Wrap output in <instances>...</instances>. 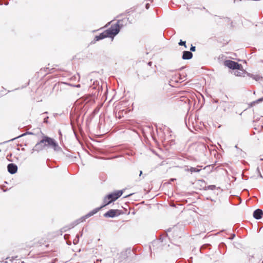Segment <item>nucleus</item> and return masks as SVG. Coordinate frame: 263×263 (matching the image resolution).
Masks as SVG:
<instances>
[{
	"mask_svg": "<svg viewBox=\"0 0 263 263\" xmlns=\"http://www.w3.org/2000/svg\"><path fill=\"white\" fill-rule=\"evenodd\" d=\"M145 8L146 9H148L149 8V4L148 3L146 4Z\"/></svg>",
	"mask_w": 263,
	"mask_h": 263,
	"instance_id": "393cba45",
	"label": "nucleus"
},
{
	"mask_svg": "<svg viewBox=\"0 0 263 263\" xmlns=\"http://www.w3.org/2000/svg\"><path fill=\"white\" fill-rule=\"evenodd\" d=\"M149 249H150V250H151V249H151V246H149Z\"/></svg>",
	"mask_w": 263,
	"mask_h": 263,
	"instance_id": "a18cd8bd",
	"label": "nucleus"
},
{
	"mask_svg": "<svg viewBox=\"0 0 263 263\" xmlns=\"http://www.w3.org/2000/svg\"><path fill=\"white\" fill-rule=\"evenodd\" d=\"M90 99H89L87 101V102H89V101H90Z\"/></svg>",
	"mask_w": 263,
	"mask_h": 263,
	"instance_id": "4c0bfd02",
	"label": "nucleus"
},
{
	"mask_svg": "<svg viewBox=\"0 0 263 263\" xmlns=\"http://www.w3.org/2000/svg\"><path fill=\"white\" fill-rule=\"evenodd\" d=\"M27 134H32V133H30V132H27V133H26L25 134H22L21 136H19V137L24 136V135H26ZM17 138H18V137Z\"/></svg>",
	"mask_w": 263,
	"mask_h": 263,
	"instance_id": "b1692460",
	"label": "nucleus"
},
{
	"mask_svg": "<svg viewBox=\"0 0 263 263\" xmlns=\"http://www.w3.org/2000/svg\"><path fill=\"white\" fill-rule=\"evenodd\" d=\"M88 98H89V97H88ZM87 100H88V98H86V99H85V101H87Z\"/></svg>",
	"mask_w": 263,
	"mask_h": 263,
	"instance_id": "58836bf2",
	"label": "nucleus"
},
{
	"mask_svg": "<svg viewBox=\"0 0 263 263\" xmlns=\"http://www.w3.org/2000/svg\"><path fill=\"white\" fill-rule=\"evenodd\" d=\"M210 246V245L209 244H204V245H202L200 247V252H201L203 249H206V248L209 247Z\"/></svg>",
	"mask_w": 263,
	"mask_h": 263,
	"instance_id": "f3484780",
	"label": "nucleus"
},
{
	"mask_svg": "<svg viewBox=\"0 0 263 263\" xmlns=\"http://www.w3.org/2000/svg\"><path fill=\"white\" fill-rule=\"evenodd\" d=\"M142 171H140V176H141L142 175Z\"/></svg>",
	"mask_w": 263,
	"mask_h": 263,
	"instance_id": "f704fd0d",
	"label": "nucleus"
},
{
	"mask_svg": "<svg viewBox=\"0 0 263 263\" xmlns=\"http://www.w3.org/2000/svg\"><path fill=\"white\" fill-rule=\"evenodd\" d=\"M247 75L252 78L253 79L256 80V81H259L260 79H262V77L257 74H253L251 73H248Z\"/></svg>",
	"mask_w": 263,
	"mask_h": 263,
	"instance_id": "ddd939ff",
	"label": "nucleus"
},
{
	"mask_svg": "<svg viewBox=\"0 0 263 263\" xmlns=\"http://www.w3.org/2000/svg\"><path fill=\"white\" fill-rule=\"evenodd\" d=\"M243 73L242 72H239V71H237L236 73H235V75L236 76H241V74H242Z\"/></svg>",
	"mask_w": 263,
	"mask_h": 263,
	"instance_id": "4be33fe9",
	"label": "nucleus"
},
{
	"mask_svg": "<svg viewBox=\"0 0 263 263\" xmlns=\"http://www.w3.org/2000/svg\"><path fill=\"white\" fill-rule=\"evenodd\" d=\"M193 54L189 51H184L182 53V58L183 60H190L193 58Z\"/></svg>",
	"mask_w": 263,
	"mask_h": 263,
	"instance_id": "9b49d317",
	"label": "nucleus"
},
{
	"mask_svg": "<svg viewBox=\"0 0 263 263\" xmlns=\"http://www.w3.org/2000/svg\"><path fill=\"white\" fill-rule=\"evenodd\" d=\"M123 193V190H119L115 191V192L106 195V198L108 199L109 200L112 202L115 201L120 197H121Z\"/></svg>",
	"mask_w": 263,
	"mask_h": 263,
	"instance_id": "39448f33",
	"label": "nucleus"
},
{
	"mask_svg": "<svg viewBox=\"0 0 263 263\" xmlns=\"http://www.w3.org/2000/svg\"><path fill=\"white\" fill-rule=\"evenodd\" d=\"M41 143L43 144L44 148L50 147L57 152L62 151V148L59 146L57 142L54 139L47 136L43 135L42 136Z\"/></svg>",
	"mask_w": 263,
	"mask_h": 263,
	"instance_id": "f03ea898",
	"label": "nucleus"
},
{
	"mask_svg": "<svg viewBox=\"0 0 263 263\" xmlns=\"http://www.w3.org/2000/svg\"><path fill=\"white\" fill-rule=\"evenodd\" d=\"M211 167L210 165H208V166H206L205 167H204L203 170H206L208 168H210Z\"/></svg>",
	"mask_w": 263,
	"mask_h": 263,
	"instance_id": "cd10ccee",
	"label": "nucleus"
},
{
	"mask_svg": "<svg viewBox=\"0 0 263 263\" xmlns=\"http://www.w3.org/2000/svg\"><path fill=\"white\" fill-rule=\"evenodd\" d=\"M196 51V47L193 46V45H191V47L190 48V51L191 52H194Z\"/></svg>",
	"mask_w": 263,
	"mask_h": 263,
	"instance_id": "aec40b11",
	"label": "nucleus"
},
{
	"mask_svg": "<svg viewBox=\"0 0 263 263\" xmlns=\"http://www.w3.org/2000/svg\"><path fill=\"white\" fill-rule=\"evenodd\" d=\"M263 216V212L261 210L257 209L253 212V217L256 219H260Z\"/></svg>",
	"mask_w": 263,
	"mask_h": 263,
	"instance_id": "1a4fd4ad",
	"label": "nucleus"
},
{
	"mask_svg": "<svg viewBox=\"0 0 263 263\" xmlns=\"http://www.w3.org/2000/svg\"><path fill=\"white\" fill-rule=\"evenodd\" d=\"M57 260V258H55L54 259H53L51 261V263H55V261Z\"/></svg>",
	"mask_w": 263,
	"mask_h": 263,
	"instance_id": "c85d7f7f",
	"label": "nucleus"
},
{
	"mask_svg": "<svg viewBox=\"0 0 263 263\" xmlns=\"http://www.w3.org/2000/svg\"><path fill=\"white\" fill-rule=\"evenodd\" d=\"M82 235H83V232L82 231V232H81V235H80V236H82Z\"/></svg>",
	"mask_w": 263,
	"mask_h": 263,
	"instance_id": "e433bc0d",
	"label": "nucleus"
},
{
	"mask_svg": "<svg viewBox=\"0 0 263 263\" xmlns=\"http://www.w3.org/2000/svg\"><path fill=\"white\" fill-rule=\"evenodd\" d=\"M158 242V241H154V242H153V245H154V244H155V243H157Z\"/></svg>",
	"mask_w": 263,
	"mask_h": 263,
	"instance_id": "473e14b6",
	"label": "nucleus"
},
{
	"mask_svg": "<svg viewBox=\"0 0 263 263\" xmlns=\"http://www.w3.org/2000/svg\"><path fill=\"white\" fill-rule=\"evenodd\" d=\"M17 166L14 163H10L7 165L8 172L11 174H14L17 172Z\"/></svg>",
	"mask_w": 263,
	"mask_h": 263,
	"instance_id": "6e6552de",
	"label": "nucleus"
},
{
	"mask_svg": "<svg viewBox=\"0 0 263 263\" xmlns=\"http://www.w3.org/2000/svg\"><path fill=\"white\" fill-rule=\"evenodd\" d=\"M224 65L232 69H240L242 67V65L238 63L232 61V60H226L224 62Z\"/></svg>",
	"mask_w": 263,
	"mask_h": 263,
	"instance_id": "20e7f679",
	"label": "nucleus"
},
{
	"mask_svg": "<svg viewBox=\"0 0 263 263\" xmlns=\"http://www.w3.org/2000/svg\"><path fill=\"white\" fill-rule=\"evenodd\" d=\"M119 212L118 210L110 209L106 212L104 215L105 217L114 218L119 215L117 213Z\"/></svg>",
	"mask_w": 263,
	"mask_h": 263,
	"instance_id": "0eeeda50",
	"label": "nucleus"
},
{
	"mask_svg": "<svg viewBox=\"0 0 263 263\" xmlns=\"http://www.w3.org/2000/svg\"><path fill=\"white\" fill-rule=\"evenodd\" d=\"M59 134H60V135H61V131H59Z\"/></svg>",
	"mask_w": 263,
	"mask_h": 263,
	"instance_id": "a19ab883",
	"label": "nucleus"
},
{
	"mask_svg": "<svg viewBox=\"0 0 263 263\" xmlns=\"http://www.w3.org/2000/svg\"><path fill=\"white\" fill-rule=\"evenodd\" d=\"M235 237V235L234 234H233L231 235V237L230 238V239H234V237Z\"/></svg>",
	"mask_w": 263,
	"mask_h": 263,
	"instance_id": "bb28decb",
	"label": "nucleus"
},
{
	"mask_svg": "<svg viewBox=\"0 0 263 263\" xmlns=\"http://www.w3.org/2000/svg\"><path fill=\"white\" fill-rule=\"evenodd\" d=\"M49 117H46L44 118V123H48V119Z\"/></svg>",
	"mask_w": 263,
	"mask_h": 263,
	"instance_id": "5701e85b",
	"label": "nucleus"
},
{
	"mask_svg": "<svg viewBox=\"0 0 263 263\" xmlns=\"http://www.w3.org/2000/svg\"><path fill=\"white\" fill-rule=\"evenodd\" d=\"M6 5H8L9 4V3L8 2H6L5 4Z\"/></svg>",
	"mask_w": 263,
	"mask_h": 263,
	"instance_id": "c9c22d12",
	"label": "nucleus"
},
{
	"mask_svg": "<svg viewBox=\"0 0 263 263\" xmlns=\"http://www.w3.org/2000/svg\"><path fill=\"white\" fill-rule=\"evenodd\" d=\"M98 261V260H97L96 262H95V263H98L97 262Z\"/></svg>",
	"mask_w": 263,
	"mask_h": 263,
	"instance_id": "79ce46f5",
	"label": "nucleus"
},
{
	"mask_svg": "<svg viewBox=\"0 0 263 263\" xmlns=\"http://www.w3.org/2000/svg\"><path fill=\"white\" fill-rule=\"evenodd\" d=\"M0 5H2V3L0 1Z\"/></svg>",
	"mask_w": 263,
	"mask_h": 263,
	"instance_id": "37998d69",
	"label": "nucleus"
},
{
	"mask_svg": "<svg viewBox=\"0 0 263 263\" xmlns=\"http://www.w3.org/2000/svg\"><path fill=\"white\" fill-rule=\"evenodd\" d=\"M44 149V147L43 144L41 143V140L36 143L35 146L32 149L31 153H33V152L36 151L37 152H39L42 151Z\"/></svg>",
	"mask_w": 263,
	"mask_h": 263,
	"instance_id": "9d476101",
	"label": "nucleus"
},
{
	"mask_svg": "<svg viewBox=\"0 0 263 263\" xmlns=\"http://www.w3.org/2000/svg\"><path fill=\"white\" fill-rule=\"evenodd\" d=\"M206 189L208 190H214L216 189V186L215 185H210L206 187Z\"/></svg>",
	"mask_w": 263,
	"mask_h": 263,
	"instance_id": "a211bd4d",
	"label": "nucleus"
},
{
	"mask_svg": "<svg viewBox=\"0 0 263 263\" xmlns=\"http://www.w3.org/2000/svg\"><path fill=\"white\" fill-rule=\"evenodd\" d=\"M77 87H80V85H78Z\"/></svg>",
	"mask_w": 263,
	"mask_h": 263,
	"instance_id": "c03bdc74",
	"label": "nucleus"
},
{
	"mask_svg": "<svg viewBox=\"0 0 263 263\" xmlns=\"http://www.w3.org/2000/svg\"><path fill=\"white\" fill-rule=\"evenodd\" d=\"M175 180H176V179L175 178H172L170 179V181L172 182V181H174Z\"/></svg>",
	"mask_w": 263,
	"mask_h": 263,
	"instance_id": "7c9ffc66",
	"label": "nucleus"
},
{
	"mask_svg": "<svg viewBox=\"0 0 263 263\" xmlns=\"http://www.w3.org/2000/svg\"><path fill=\"white\" fill-rule=\"evenodd\" d=\"M178 44H179V46H184V47L185 48H187L186 45V42L185 41H182L181 40H180V42L178 43Z\"/></svg>",
	"mask_w": 263,
	"mask_h": 263,
	"instance_id": "dca6fc26",
	"label": "nucleus"
},
{
	"mask_svg": "<svg viewBox=\"0 0 263 263\" xmlns=\"http://www.w3.org/2000/svg\"><path fill=\"white\" fill-rule=\"evenodd\" d=\"M103 203H104V204L102 205H101L100 207L98 208H100V210L102 208H103L105 207V206H106V205L109 204L110 203H111V201H110V200H109L108 199H107L106 198V196L104 197V199H103Z\"/></svg>",
	"mask_w": 263,
	"mask_h": 263,
	"instance_id": "4468645a",
	"label": "nucleus"
},
{
	"mask_svg": "<svg viewBox=\"0 0 263 263\" xmlns=\"http://www.w3.org/2000/svg\"><path fill=\"white\" fill-rule=\"evenodd\" d=\"M70 228H67V227H64L62 229V230H63V231L65 232L68 229H70Z\"/></svg>",
	"mask_w": 263,
	"mask_h": 263,
	"instance_id": "a878e982",
	"label": "nucleus"
},
{
	"mask_svg": "<svg viewBox=\"0 0 263 263\" xmlns=\"http://www.w3.org/2000/svg\"><path fill=\"white\" fill-rule=\"evenodd\" d=\"M0 263H2V262H0Z\"/></svg>",
	"mask_w": 263,
	"mask_h": 263,
	"instance_id": "49530a36",
	"label": "nucleus"
},
{
	"mask_svg": "<svg viewBox=\"0 0 263 263\" xmlns=\"http://www.w3.org/2000/svg\"><path fill=\"white\" fill-rule=\"evenodd\" d=\"M79 238H80L79 235H78V234L77 235L76 238L73 240V243H74V245H77V243H78L79 241Z\"/></svg>",
	"mask_w": 263,
	"mask_h": 263,
	"instance_id": "2eb2a0df",
	"label": "nucleus"
},
{
	"mask_svg": "<svg viewBox=\"0 0 263 263\" xmlns=\"http://www.w3.org/2000/svg\"><path fill=\"white\" fill-rule=\"evenodd\" d=\"M67 238H68V235H67V234H65V235H64V238H65V239H67Z\"/></svg>",
	"mask_w": 263,
	"mask_h": 263,
	"instance_id": "c756f323",
	"label": "nucleus"
},
{
	"mask_svg": "<svg viewBox=\"0 0 263 263\" xmlns=\"http://www.w3.org/2000/svg\"><path fill=\"white\" fill-rule=\"evenodd\" d=\"M99 210H100V208H96V209H93V210L89 212L88 213H87L85 215H84V216H82V217H81L80 218L77 219L75 221L74 224L72 227H73L74 226H76V225L78 224L79 223L85 221V220L86 219L88 218L89 217H90L93 216V215H95V214H96L97 212H99Z\"/></svg>",
	"mask_w": 263,
	"mask_h": 263,
	"instance_id": "7ed1b4c3",
	"label": "nucleus"
},
{
	"mask_svg": "<svg viewBox=\"0 0 263 263\" xmlns=\"http://www.w3.org/2000/svg\"><path fill=\"white\" fill-rule=\"evenodd\" d=\"M257 172H258V175H259V176L260 178H263V176H262V175H261V173H260V171H259V167H257Z\"/></svg>",
	"mask_w": 263,
	"mask_h": 263,
	"instance_id": "412c9836",
	"label": "nucleus"
},
{
	"mask_svg": "<svg viewBox=\"0 0 263 263\" xmlns=\"http://www.w3.org/2000/svg\"><path fill=\"white\" fill-rule=\"evenodd\" d=\"M148 64L149 66H151V64H152V62H148Z\"/></svg>",
	"mask_w": 263,
	"mask_h": 263,
	"instance_id": "72a5a7b5",
	"label": "nucleus"
},
{
	"mask_svg": "<svg viewBox=\"0 0 263 263\" xmlns=\"http://www.w3.org/2000/svg\"><path fill=\"white\" fill-rule=\"evenodd\" d=\"M88 98H89V97H88ZM87 100H88V98H86V99H85V101H87Z\"/></svg>",
	"mask_w": 263,
	"mask_h": 263,
	"instance_id": "ea45409f",
	"label": "nucleus"
},
{
	"mask_svg": "<svg viewBox=\"0 0 263 263\" xmlns=\"http://www.w3.org/2000/svg\"><path fill=\"white\" fill-rule=\"evenodd\" d=\"M262 101H263V97L262 98H259V99H257L255 101H254L253 102V103H254V104H255V103H258L261 102Z\"/></svg>",
	"mask_w": 263,
	"mask_h": 263,
	"instance_id": "6ab92c4d",
	"label": "nucleus"
},
{
	"mask_svg": "<svg viewBox=\"0 0 263 263\" xmlns=\"http://www.w3.org/2000/svg\"><path fill=\"white\" fill-rule=\"evenodd\" d=\"M120 20H118L115 25H112L110 27L101 33L99 35H96L94 39L95 41H98L105 37H112L116 35L120 31L123 25L120 24Z\"/></svg>",
	"mask_w": 263,
	"mask_h": 263,
	"instance_id": "f257e3e1",
	"label": "nucleus"
},
{
	"mask_svg": "<svg viewBox=\"0 0 263 263\" xmlns=\"http://www.w3.org/2000/svg\"><path fill=\"white\" fill-rule=\"evenodd\" d=\"M131 253L130 249H126L125 251H123L120 253L119 254V259L120 261H123L127 258L129 256V255Z\"/></svg>",
	"mask_w": 263,
	"mask_h": 263,
	"instance_id": "423d86ee",
	"label": "nucleus"
},
{
	"mask_svg": "<svg viewBox=\"0 0 263 263\" xmlns=\"http://www.w3.org/2000/svg\"><path fill=\"white\" fill-rule=\"evenodd\" d=\"M201 166L198 165L196 167H191L190 168H188L185 169L186 171L190 172L192 173L194 172H199L201 171Z\"/></svg>",
	"mask_w": 263,
	"mask_h": 263,
	"instance_id": "f8f14e48",
	"label": "nucleus"
},
{
	"mask_svg": "<svg viewBox=\"0 0 263 263\" xmlns=\"http://www.w3.org/2000/svg\"><path fill=\"white\" fill-rule=\"evenodd\" d=\"M132 195V194H129V195H127V196H125V197H124V198H126V197H129V196H131Z\"/></svg>",
	"mask_w": 263,
	"mask_h": 263,
	"instance_id": "2f4dec72",
	"label": "nucleus"
}]
</instances>
